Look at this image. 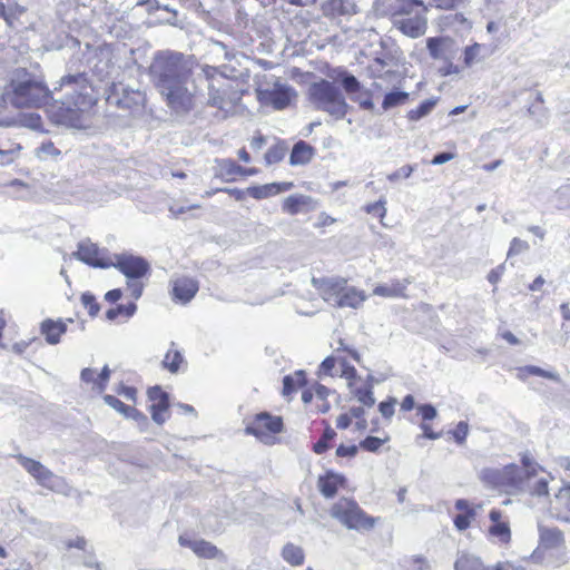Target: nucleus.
I'll return each mask as SVG.
<instances>
[{
  "mask_svg": "<svg viewBox=\"0 0 570 570\" xmlns=\"http://www.w3.org/2000/svg\"><path fill=\"white\" fill-rule=\"evenodd\" d=\"M71 87L66 100L58 102L48 85L26 68H18L7 86L4 96L19 109H46L49 119L58 125L81 128L97 104L94 86L87 73L65 75L59 88Z\"/></svg>",
  "mask_w": 570,
  "mask_h": 570,
  "instance_id": "1",
  "label": "nucleus"
},
{
  "mask_svg": "<svg viewBox=\"0 0 570 570\" xmlns=\"http://www.w3.org/2000/svg\"><path fill=\"white\" fill-rule=\"evenodd\" d=\"M150 76L167 107L187 114L203 95V71L195 75L193 63L181 52L158 55L150 66Z\"/></svg>",
  "mask_w": 570,
  "mask_h": 570,
  "instance_id": "2",
  "label": "nucleus"
},
{
  "mask_svg": "<svg viewBox=\"0 0 570 570\" xmlns=\"http://www.w3.org/2000/svg\"><path fill=\"white\" fill-rule=\"evenodd\" d=\"M202 71L208 90L207 105L218 109L224 116L235 114L247 92L245 82L237 77L225 75L215 66L204 65Z\"/></svg>",
  "mask_w": 570,
  "mask_h": 570,
  "instance_id": "3",
  "label": "nucleus"
},
{
  "mask_svg": "<svg viewBox=\"0 0 570 570\" xmlns=\"http://www.w3.org/2000/svg\"><path fill=\"white\" fill-rule=\"evenodd\" d=\"M313 284L321 297L337 308H358L366 299L364 291L350 286L343 277L314 278Z\"/></svg>",
  "mask_w": 570,
  "mask_h": 570,
  "instance_id": "4",
  "label": "nucleus"
},
{
  "mask_svg": "<svg viewBox=\"0 0 570 570\" xmlns=\"http://www.w3.org/2000/svg\"><path fill=\"white\" fill-rule=\"evenodd\" d=\"M330 514L347 529L358 532L371 531L381 521L379 517L365 512L354 499L346 497L331 505Z\"/></svg>",
  "mask_w": 570,
  "mask_h": 570,
  "instance_id": "5",
  "label": "nucleus"
},
{
  "mask_svg": "<svg viewBox=\"0 0 570 570\" xmlns=\"http://www.w3.org/2000/svg\"><path fill=\"white\" fill-rule=\"evenodd\" d=\"M308 100L317 109L336 118H343L347 114L348 105L340 88L333 82L321 79L308 88Z\"/></svg>",
  "mask_w": 570,
  "mask_h": 570,
  "instance_id": "6",
  "label": "nucleus"
},
{
  "mask_svg": "<svg viewBox=\"0 0 570 570\" xmlns=\"http://www.w3.org/2000/svg\"><path fill=\"white\" fill-rule=\"evenodd\" d=\"M111 262V266L128 278L127 286L131 297L138 299L144 292V284L139 279L148 276L151 271L149 262L128 253L114 255Z\"/></svg>",
  "mask_w": 570,
  "mask_h": 570,
  "instance_id": "7",
  "label": "nucleus"
},
{
  "mask_svg": "<svg viewBox=\"0 0 570 570\" xmlns=\"http://www.w3.org/2000/svg\"><path fill=\"white\" fill-rule=\"evenodd\" d=\"M284 430V421L279 415L259 412L246 421L245 433L255 436L265 444H274L276 436Z\"/></svg>",
  "mask_w": 570,
  "mask_h": 570,
  "instance_id": "8",
  "label": "nucleus"
},
{
  "mask_svg": "<svg viewBox=\"0 0 570 570\" xmlns=\"http://www.w3.org/2000/svg\"><path fill=\"white\" fill-rule=\"evenodd\" d=\"M413 6V1H394L391 6V18L393 24L403 35L411 38H419L423 36L428 28V20L425 14H414L413 18H409V11L405 8Z\"/></svg>",
  "mask_w": 570,
  "mask_h": 570,
  "instance_id": "9",
  "label": "nucleus"
},
{
  "mask_svg": "<svg viewBox=\"0 0 570 570\" xmlns=\"http://www.w3.org/2000/svg\"><path fill=\"white\" fill-rule=\"evenodd\" d=\"M484 534L492 544L509 548L512 543L510 517L501 509L492 508L488 514V525Z\"/></svg>",
  "mask_w": 570,
  "mask_h": 570,
  "instance_id": "10",
  "label": "nucleus"
},
{
  "mask_svg": "<svg viewBox=\"0 0 570 570\" xmlns=\"http://www.w3.org/2000/svg\"><path fill=\"white\" fill-rule=\"evenodd\" d=\"M453 45L454 41L450 37H430L426 39V48L431 58L443 61V65L438 69V73L442 77L461 72V67L451 61Z\"/></svg>",
  "mask_w": 570,
  "mask_h": 570,
  "instance_id": "11",
  "label": "nucleus"
},
{
  "mask_svg": "<svg viewBox=\"0 0 570 570\" xmlns=\"http://www.w3.org/2000/svg\"><path fill=\"white\" fill-rule=\"evenodd\" d=\"M257 99L262 105L269 106L275 110H284L297 98L296 90L281 80H276L272 88L256 89Z\"/></svg>",
  "mask_w": 570,
  "mask_h": 570,
  "instance_id": "12",
  "label": "nucleus"
},
{
  "mask_svg": "<svg viewBox=\"0 0 570 570\" xmlns=\"http://www.w3.org/2000/svg\"><path fill=\"white\" fill-rule=\"evenodd\" d=\"M345 374L348 375L346 385L352 399L361 403L363 406L371 409L375 404L373 377L370 375L363 377L357 374L356 370L352 368L345 372Z\"/></svg>",
  "mask_w": 570,
  "mask_h": 570,
  "instance_id": "13",
  "label": "nucleus"
},
{
  "mask_svg": "<svg viewBox=\"0 0 570 570\" xmlns=\"http://www.w3.org/2000/svg\"><path fill=\"white\" fill-rule=\"evenodd\" d=\"M73 255L78 261L92 267L108 268L112 265V256L89 239L80 242Z\"/></svg>",
  "mask_w": 570,
  "mask_h": 570,
  "instance_id": "14",
  "label": "nucleus"
},
{
  "mask_svg": "<svg viewBox=\"0 0 570 570\" xmlns=\"http://www.w3.org/2000/svg\"><path fill=\"white\" fill-rule=\"evenodd\" d=\"M316 485L320 493L325 499H333L341 490L348 488V480L343 473L334 470H326L324 473L318 475Z\"/></svg>",
  "mask_w": 570,
  "mask_h": 570,
  "instance_id": "15",
  "label": "nucleus"
},
{
  "mask_svg": "<svg viewBox=\"0 0 570 570\" xmlns=\"http://www.w3.org/2000/svg\"><path fill=\"white\" fill-rule=\"evenodd\" d=\"M149 404V412L151 419L157 424H164L166 420L169 417V395L166 393L160 386L156 385L148 390L147 392Z\"/></svg>",
  "mask_w": 570,
  "mask_h": 570,
  "instance_id": "16",
  "label": "nucleus"
},
{
  "mask_svg": "<svg viewBox=\"0 0 570 570\" xmlns=\"http://www.w3.org/2000/svg\"><path fill=\"white\" fill-rule=\"evenodd\" d=\"M480 508L481 504H474L466 499H458L454 502V512L452 514L454 528L460 532L468 530L476 520Z\"/></svg>",
  "mask_w": 570,
  "mask_h": 570,
  "instance_id": "17",
  "label": "nucleus"
},
{
  "mask_svg": "<svg viewBox=\"0 0 570 570\" xmlns=\"http://www.w3.org/2000/svg\"><path fill=\"white\" fill-rule=\"evenodd\" d=\"M261 173L257 167H243L238 165L234 159H223L218 164L217 176L227 183H234L239 179L256 176Z\"/></svg>",
  "mask_w": 570,
  "mask_h": 570,
  "instance_id": "18",
  "label": "nucleus"
},
{
  "mask_svg": "<svg viewBox=\"0 0 570 570\" xmlns=\"http://www.w3.org/2000/svg\"><path fill=\"white\" fill-rule=\"evenodd\" d=\"M73 323L72 318H45L39 325V332L49 345H57L67 333L68 324Z\"/></svg>",
  "mask_w": 570,
  "mask_h": 570,
  "instance_id": "19",
  "label": "nucleus"
},
{
  "mask_svg": "<svg viewBox=\"0 0 570 570\" xmlns=\"http://www.w3.org/2000/svg\"><path fill=\"white\" fill-rule=\"evenodd\" d=\"M199 284L196 279L187 276L178 277L173 281L171 298L176 303L187 304L197 294Z\"/></svg>",
  "mask_w": 570,
  "mask_h": 570,
  "instance_id": "20",
  "label": "nucleus"
},
{
  "mask_svg": "<svg viewBox=\"0 0 570 570\" xmlns=\"http://www.w3.org/2000/svg\"><path fill=\"white\" fill-rule=\"evenodd\" d=\"M317 206V202L311 196L303 194H294L286 197L282 203L283 213L296 216L298 214L308 213L314 210Z\"/></svg>",
  "mask_w": 570,
  "mask_h": 570,
  "instance_id": "21",
  "label": "nucleus"
},
{
  "mask_svg": "<svg viewBox=\"0 0 570 570\" xmlns=\"http://www.w3.org/2000/svg\"><path fill=\"white\" fill-rule=\"evenodd\" d=\"M110 374L111 371L108 365H105L100 373H97L94 368L86 367L80 372V380L88 385L91 391L102 394L110 380Z\"/></svg>",
  "mask_w": 570,
  "mask_h": 570,
  "instance_id": "22",
  "label": "nucleus"
},
{
  "mask_svg": "<svg viewBox=\"0 0 570 570\" xmlns=\"http://www.w3.org/2000/svg\"><path fill=\"white\" fill-rule=\"evenodd\" d=\"M16 459L19 464L41 485H48L53 480L55 474L39 461L22 454L17 455Z\"/></svg>",
  "mask_w": 570,
  "mask_h": 570,
  "instance_id": "23",
  "label": "nucleus"
},
{
  "mask_svg": "<svg viewBox=\"0 0 570 570\" xmlns=\"http://www.w3.org/2000/svg\"><path fill=\"white\" fill-rule=\"evenodd\" d=\"M294 188L293 181L269 183L265 185L250 186L246 189L248 196L261 200L289 191Z\"/></svg>",
  "mask_w": 570,
  "mask_h": 570,
  "instance_id": "24",
  "label": "nucleus"
},
{
  "mask_svg": "<svg viewBox=\"0 0 570 570\" xmlns=\"http://www.w3.org/2000/svg\"><path fill=\"white\" fill-rule=\"evenodd\" d=\"M551 512L557 520L570 522V483L564 484L554 494Z\"/></svg>",
  "mask_w": 570,
  "mask_h": 570,
  "instance_id": "25",
  "label": "nucleus"
},
{
  "mask_svg": "<svg viewBox=\"0 0 570 570\" xmlns=\"http://www.w3.org/2000/svg\"><path fill=\"white\" fill-rule=\"evenodd\" d=\"M27 13V8L19 4L16 0H0V18H2L10 28H17L23 24L21 18Z\"/></svg>",
  "mask_w": 570,
  "mask_h": 570,
  "instance_id": "26",
  "label": "nucleus"
},
{
  "mask_svg": "<svg viewBox=\"0 0 570 570\" xmlns=\"http://www.w3.org/2000/svg\"><path fill=\"white\" fill-rule=\"evenodd\" d=\"M539 546L542 550H561L566 547L563 532L558 528H539Z\"/></svg>",
  "mask_w": 570,
  "mask_h": 570,
  "instance_id": "27",
  "label": "nucleus"
},
{
  "mask_svg": "<svg viewBox=\"0 0 570 570\" xmlns=\"http://www.w3.org/2000/svg\"><path fill=\"white\" fill-rule=\"evenodd\" d=\"M412 283L410 278L392 279L389 284H380L374 287L373 294L384 298L407 297L406 288Z\"/></svg>",
  "mask_w": 570,
  "mask_h": 570,
  "instance_id": "28",
  "label": "nucleus"
},
{
  "mask_svg": "<svg viewBox=\"0 0 570 570\" xmlns=\"http://www.w3.org/2000/svg\"><path fill=\"white\" fill-rule=\"evenodd\" d=\"M178 541L181 547L191 549L193 552L199 558L215 559L222 556V552L217 549V547L206 540H189L180 535Z\"/></svg>",
  "mask_w": 570,
  "mask_h": 570,
  "instance_id": "29",
  "label": "nucleus"
},
{
  "mask_svg": "<svg viewBox=\"0 0 570 570\" xmlns=\"http://www.w3.org/2000/svg\"><path fill=\"white\" fill-rule=\"evenodd\" d=\"M334 353L341 370L338 376L347 381L348 375H346L345 372L350 368L356 370L353 365L348 364L347 357L360 363V353L356 350L348 347L342 338L338 341V346L335 348Z\"/></svg>",
  "mask_w": 570,
  "mask_h": 570,
  "instance_id": "30",
  "label": "nucleus"
},
{
  "mask_svg": "<svg viewBox=\"0 0 570 570\" xmlns=\"http://www.w3.org/2000/svg\"><path fill=\"white\" fill-rule=\"evenodd\" d=\"M417 414L421 416L422 422L420 424V429L422 430V438L429 440H438L441 438L442 433L436 432L432 429L430 422L433 421L436 415V409L432 404H423L416 407Z\"/></svg>",
  "mask_w": 570,
  "mask_h": 570,
  "instance_id": "31",
  "label": "nucleus"
},
{
  "mask_svg": "<svg viewBox=\"0 0 570 570\" xmlns=\"http://www.w3.org/2000/svg\"><path fill=\"white\" fill-rule=\"evenodd\" d=\"M321 11L324 17L335 19L355 13V6L350 0H325L321 6Z\"/></svg>",
  "mask_w": 570,
  "mask_h": 570,
  "instance_id": "32",
  "label": "nucleus"
},
{
  "mask_svg": "<svg viewBox=\"0 0 570 570\" xmlns=\"http://www.w3.org/2000/svg\"><path fill=\"white\" fill-rule=\"evenodd\" d=\"M330 391L326 386L315 383L313 386L305 389L302 393V400L305 404L311 403L314 399L320 401L321 403L316 406L318 412L325 413L330 409V403L327 401V396Z\"/></svg>",
  "mask_w": 570,
  "mask_h": 570,
  "instance_id": "33",
  "label": "nucleus"
},
{
  "mask_svg": "<svg viewBox=\"0 0 570 570\" xmlns=\"http://www.w3.org/2000/svg\"><path fill=\"white\" fill-rule=\"evenodd\" d=\"M316 154V149L305 140H298L294 144L291 155L289 164L292 166H303L312 161Z\"/></svg>",
  "mask_w": 570,
  "mask_h": 570,
  "instance_id": "34",
  "label": "nucleus"
},
{
  "mask_svg": "<svg viewBox=\"0 0 570 570\" xmlns=\"http://www.w3.org/2000/svg\"><path fill=\"white\" fill-rule=\"evenodd\" d=\"M104 401L109 406L115 409L117 412L124 414V416H126V417L134 419L135 421L145 423V424L148 421L147 416L142 412L137 410L135 406L125 404L124 402H121L119 399H117L114 395H110V394L104 395Z\"/></svg>",
  "mask_w": 570,
  "mask_h": 570,
  "instance_id": "35",
  "label": "nucleus"
},
{
  "mask_svg": "<svg viewBox=\"0 0 570 570\" xmlns=\"http://www.w3.org/2000/svg\"><path fill=\"white\" fill-rule=\"evenodd\" d=\"M321 424L323 425V433L312 445V451L317 455L325 454L331 450L337 436L336 431L326 420H322Z\"/></svg>",
  "mask_w": 570,
  "mask_h": 570,
  "instance_id": "36",
  "label": "nucleus"
},
{
  "mask_svg": "<svg viewBox=\"0 0 570 570\" xmlns=\"http://www.w3.org/2000/svg\"><path fill=\"white\" fill-rule=\"evenodd\" d=\"M307 384L306 373L303 370L295 371L293 374L285 375L283 379L282 395L291 397L299 387Z\"/></svg>",
  "mask_w": 570,
  "mask_h": 570,
  "instance_id": "37",
  "label": "nucleus"
},
{
  "mask_svg": "<svg viewBox=\"0 0 570 570\" xmlns=\"http://www.w3.org/2000/svg\"><path fill=\"white\" fill-rule=\"evenodd\" d=\"M454 570H490L482 559L470 552H461L454 562Z\"/></svg>",
  "mask_w": 570,
  "mask_h": 570,
  "instance_id": "38",
  "label": "nucleus"
},
{
  "mask_svg": "<svg viewBox=\"0 0 570 570\" xmlns=\"http://www.w3.org/2000/svg\"><path fill=\"white\" fill-rule=\"evenodd\" d=\"M502 481L504 482L503 490L510 493L513 489H518L522 481V472L517 464H508L501 468Z\"/></svg>",
  "mask_w": 570,
  "mask_h": 570,
  "instance_id": "39",
  "label": "nucleus"
},
{
  "mask_svg": "<svg viewBox=\"0 0 570 570\" xmlns=\"http://www.w3.org/2000/svg\"><path fill=\"white\" fill-rule=\"evenodd\" d=\"M517 376L521 381L528 380L530 376H540L543 379L559 381L560 377L557 373L543 370L535 365H525L517 368Z\"/></svg>",
  "mask_w": 570,
  "mask_h": 570,
  "instance_id": "40",
  "label": "nucleus"
},
{
  "mask_svg": "<svg viewBox=\"0 0 570 570\" xmlns=\"http://www.w3.org/2000/svg\"><path fill=\"white\" fill-rule=\"evenodd\" d=\"M367 75L372 79H381L384 77L393 76L395 72L389 69V62L381 57L373 58L367 67Z\"/></svg>",
  "mask_w": 570,
  "mask_h": 570,
  "instance_id": "41",
  "label": "nucleus"
},
{
  "mask_svg": "<svg viewBox=\"0 0 570 570\" xmlns=\"http://www.w3.org/2000/svg\"><path fill=\"white\" fill-rule=\"evenodd\" d=\"M282 558L292 567H301L304 564L305 553L301 547L289 542L283 547Z\"/></svg>",
  "mask_w": 570,
  "mask_h": 570,
  "instance_id": "42",
  "label": "nucleus"
},
{
  "mask_svg": "<svg viewBox=\"0 0 570 570\" xmlns=\"http://www.w3.org/2000/svg\"><path fill=\"white\" fill-rule=\"evenodd\" d=\"M480 480L488 487L503 490L501 468H485L480 472Z\"/></svg>",
  "mask_w": 570,
  "mask_h": 570,
  "instance_id": "43",
  "label": "nucleus"
},
{
  "mask_svg": "<svg viewBox=\"0 0 570 570\" xmlns=\"http://www.w3.org/2000/svg\"><path fill=\"white\" fill-rule=\"evenodd\" d=\"M390 441L391 436L389 433H383L382 436L367 435L365 439L360 441L358 446L363 451L376 453Z\"/></svg>",
  "mask_w": 570,
  "mask_h": 570,
  "instance_id": "44",
  "label": "nucleus"
},
{
  "mask_svg": "<svg viewBox=\"0 0 570 570\" xmlns=\"http://www.w3.org/2000/svg\"><path fill=\"white\" fill-rule=\"evenodd\" d=\"M22 146L19 142L11 141L7 146H0V165L8 166L16 161Z\"/></svg>",
  "mask_w": 570,
  "mask_h": 570,
  "instance_id": "45",
  "label": "nucleus"
},
{
  "mask_svg": "<svg viewBox=\"0 0 570 570\" xmlns=\"http://www.w3.org/2000/svg\"><path fill=\"white\" fill-rule=\"evenodd\" d=\"M183 363V354L176 348H169L164 356L163 367L170 373H177Z\"/></svg>",
  "mask_w": 570,
  "mask_h": 570,
  "instance_id": "46",
  "label": "nucleus"
},
{
  "mask_svg": "<svg viewBox=\"0 0 570 570\" xmlns=\"http://www.w3.org/2000/svg\"><path fill=\"white\" fill-rule=\"evenodd\" d=\"M410 95L405 91L393 90L384 96L382 108L389 110L391 108L404 105L407 102Z\"/></svg>",
  "mask_w": 570,
  "mask_h": 570,
  "instance_id": "47",
  "label": "nucleus"
},
{
  "mask_svg": "<svg viewBox=\"0 0 570 570\" xmlns=\"http://www.w3.org/2000/svg\"><path fill=\"white\" fill-rule=\"evenodd\" d=\"M286 148L283 142L278 141L271 146L264 155V161L267 166L278 164L285 157Z\"/></svg>",
  "mask_w": 570,
  "mask_h": 570,
  "instance_id": "48",
  "label": "nucleus"
},
{
  "mask_svg": "<svg viewBox=\"0 0 570 570\" xmlns=\"http://www.w3.org/2000/svg\"><path fill=\"white\" fill-rule=\"evenodd\" d=\"M136 309L137 305L132 302L125 305L120 304L107 311V318L114 321L122 316L125 320H128L136 313Z\"/></svg>",
  "mask_w": 570,
  "mask_h": 570,
  "instance_id": "49",
  "label": "nucleus"
},
{
  "mask_svg": "<svg viewBox=\"0 0 570 570\" xmlns=\"http://www.w3.org/2000/svg\"><path fill=\"white\" fill-rule=\"evenodd\" d=\"M435 104L436 101L433 99L422 101L416 108L407 111V119L411 121L420 120L432 111Z\"/></svg>",
  "mask_w": 570,
  "mask_h": 570,
  "instance_id": "50",
  "label": "nucleus"
},
{
  "mask_svg": "<svg viewBox=\"0 0 570 570\" xmlns=\"http://www.w3.org/2000/svg\"><path fill=\"white\" fill-rule=\"evenodd\" d=\"M360 446L356 444L341 443L335 450L337 464L342 465L343 460H353L358 453Z\"/></svg>",
  "mask_w": 570,
  "mask_h": 570,
  "instance_id": "51",
  "label": "nucleus"
},
{
  "mask_svg": "<svg viewBox=\"0 0 570 570\" xmlns=\"http://www.w3.org/2000/svg\"><path fill=\"white\" fill-rule=\"evenodd\" d=\"M481 49H482V45L476 43V42L473 45L466 46L463 51V67L462 68H470L474 62L480 60Z\"/></svg>",
  "mask_w": 570,
  "mask_h": 570,
  "instance_id": "52",
  "label": "nucleus"
},
{
  "mask_svg": "<svg viewBox=\"0 0 570 570\" xmlns=\"http://www.w3.org/2000/svg\"><path fill=\"white\" fill-rule=\"evenodd\" d=\"M61 151L55 146L51 140L42 142L37 149L36 155L40 159L57 158Z\"/></svg>",
  "mask_w": 570,
  "mask_h": 570,
  "instance_id": "53",
  "label": "nucleus"
},
{
  "mask_svg": "<svg viewBox=\"0 0 570 570\" xmlns=\"http://www.w3.org/2000/svg\"><path fill=\"white\" fill-rule=\"evenodd\" d=\"M81 304L88 311V314L91 317L98 315L100 311V305L95 295H92L91 293H83L81 295Z\"/></svg>",
  "mask_w": 570,
  "mask_h": 570,
  "instance_id": "54",
  "label": "nucleus"
},
{
  "mask_svg": "<svg viewBox=\"0 0 570 570\" xmlns=\"http://www.w3.org/2000/svg\"><path fill=\"white\" fill-rule=\"evenodd\" d=\"M352 419L355 420V428L360 432L367 430V421L365 417V406H352Z\"/></svg>",
  "mask_w": 570,
  "mask_h": 570,
  "instance_id": "55",
  "label": "nucleus"
},
{
  "mask_svg": "<svg viewBox=\"0 0 570 570\" xmlns=\"http://www.w3.org/2000/svg\"><path fill=\"white\" fill-rule=\"evenodd\" d=\"M396 399L389 396L385 401L379 403V412L386 420L390 421L395 413Z\"/></svg>",
  "mask_w": 570,
  "mask_h": 570,
  "instance_id": "56",
  "label": "nucleus"
},
{
  "mask_svg": "<svg viewBox=\"0 0 570 570\" xmlns=\"http://www.w3.org/2000/svg\"><path fill=\"white\" fill-rule=\"evenodd\" d=\"M450 434L458 444H464L469 434V424L464 421H460L455 428L450 431Z\"/></svg>",
  "mask_w": 570,
  "mask_h": 570,
  "instance_id": "57",
  "label": "nucleus"
},
{
  "mask_svg": "<svg viewBox=\"0 0 570 570\" xmlns=\"http://www.w3.org/2000/svg\"><path fill=\"white\" fill-rule=\"evenodd\" d=\"M364 210L367 214H370V215H372L374 217L383 219L385 214H386L385 202L384 200H377V202L367 204L364 207Z\"/></svg>",
  "mask_w": 570,
  "mask_h": 570,
  "instance_id": "58",
  "label": "nucleus"
},
{
  "mask_svg": "<svg viewBox=\"0 0 570 570\" xmlns=\"http://www.w3.org/2000/svg\"><path fill=\"white\" fill-rule=\"evenodd\" d=\"M530 494L532 497H548L549 495V484L546 479L537 480L530 488Z\"/></svg>",
  "mask_w": 570,
  "mask_h": 570,
  "instance_id": "59",
  "label": "nucleus"
},
{
  "mask_svg": "<svg viewBox=\"0 0 570 570\" xmlns=\"http://www.w3.org/2000/svg\"><path fill=\"white\" fill-rule=\"evenodd\" d=\"M342 85L347 94H355L361 90V83L353 75H344L342 78Z\"/></svg>",
  "mask_w": 570,
  "mask_h": 570,
  "instance_id": "60",
  "label": "nucleus"
},
{
  "mask_svg": "<svg viewBox=\"0 0 570 570\" xmlns=\"http://www.w3.org/2000/svg\"><path fill=\"white\" fill-rule=\"evenodd\" d=\"M337 365V358L335 355H330L323 360V362L320 365V374L327 375V376H334V368Z\"/></svg>",
  "mask_w": 570,
  "mask_h": 570,
  "instance_id": "61",
  "label": "nucleus"
},
{
  "mask_svg": "<svg viewBox=\"0 0 570 570\" xmlns=\"http://www.w3.org/2000/svg\"><path fill=\"white\" fill-rule=\"evenodd\" d=\"M117 394L124 396L127 401L132 402L134 404L137 402V389L135 386H128L124 383H120L116 387Z\"/></svg>",
  "mask_w": 570,
  "mask_h": 570,
  "instance_id": "62",
  "label": "nucleus"
},
{
  "mask_svg": "<svg viewBox=\"0 0 570 570\" xmlns=\"http://www.w3.org/2000/svg\"><path fill=\"white\" fill-rule=\"evenodd\" d=\"M463 2L464 0H432L431 6L441 10H454Z\"/></svg>",
  "mask_w": 570,
  "mask_h": 570,
  "instance_id": "63",
  "label": "nucleus"
},
{
  "mask_svg": "<svg viewBox=\"0 0 570 570\" xmlns=\"http://www.w3.org/2000/svg\"><path fill=\"white\" fill-rule=\"evenodd\" d=\"M490 570H525L524 567L512 561H499Z\"/></svg>",
  "mask_w": 570,
  "mask_h": 570,
  "instance_id": "64",
  "label": "nucleus"
}]
</instances>
